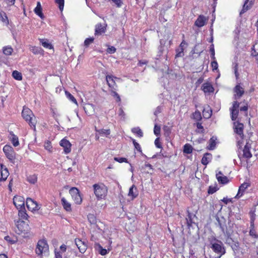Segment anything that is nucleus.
<instances>
[{
	"instance_id": "1",
	"label": "nucleus",
	"mask_w": 258,
	"mask_h": 258,
	"mask_svg": "<svg viewBox=\"0 0 258 258\" xmlns=\"http://www.w3.org/2000/svg\"><path fill=\"white\" fill-rule=\"evenodd\" d=\"M239 103H237L236 101H235L233 104L232 107L230 108L231 119L233 122V130L234 133L239 136L240 138H241L242 135V123L241 122V119L238 118L237 120H235L237 118L238 111H239Z\"/></svg>"
},
{
	"instance_id": "31",
	"label": "nucleus",
	"mask_w": 258,
	"mask_h": 258,
	"mask_svg": "<svg viewBox=\"0 0 258 258\" xmlns=\"http://www.w3.org/2000/svg\"><path fill=\"white\" fill-rule=\"evenodd\" d=\"M0 20L3 22L6 23L7 25H8V24H9L8 19V17L5 12H0Z\"/></svg>"
},
{
	"instance_id": "15",
	"label": "nucleus",
	"mask_w": 258,
	"mask_h": 258,
	"mask_svg": "<svg viewBox=\"0 0 258 258\" xmlns=\"http://www.w3.org/2000/svg\"><path fill=\"white\" fill-rule=\"evenodd\" d=\"M84 109L88 115H92L95 113V106L92 104H86L84 106Z\"/></svg>"
},
{
	"instance_id": "56",
	"label": "nucleus",
	"mask_w": 258,
	"mask_h": 258,
	"mask_svg": "<svg viewBox=\"0 0 258 258\" xmlns=\"http://www.w3.org/2000/svg\"><path fill=\"white\" fill-rule=\"evenodd\" d=\"M60 250L62 252H64L67 250V246L65 244H62L60 246Z\"/></svg>"
},
{
	"instance_id": "17",
	"label": "nucleus",
	"mask_w": 258,
	"mask_h": 258,
	"mask_svg": "<svg viewBox=\"0 0 258 258\" xmlns=\"http://www.w3.org/2000/svg\"><path fill=\"white\" fill-rule=\"evenodd\" d=\"M138 195V192L137 187L134 185H133L130 188L128 196L130 197L132 200H133L136 198Z\"/></svg>"
},
{
	"instance_id": "43",
	"label": "nucleus",
	"mask_w": 258,
	"mask_h": 258,
	"mask_svg": "<svg viewBox=\"0 0 258 258\" xmlns=\"http://www.w3.org/2000/svg\"><path fill=\"white\" fill-rule=\"evenodd\" d=\"M94 40L93 37H90L87 38L84 41V45L85 46H88L91 43H92Z\"/></svg>"
},
{
	"instance_id": "53",
	"label": "nucleus",
	"mask_w": 258,
	"mask_h": 258,
	"mask_svg": "<svg viewBox=\"0 0 258 258\" xmlns=\"http://www.w3.org/2000/svg\"><path fill=\"white\" fill-rule=\"evenodd\" d=\"M155 145L158 148H161V145L159 141V138H157L155 140Z\"/></svg>"
},
{
	"instance_id": "34",
	"label": "nucleus",
	"mask_w": 258,
	"mask_h": 258,
	"mask_svg": "<svg viewBox=\"0 0 258 258\" xmlns=\"http://www.w3.org/2000/svg\"><path fill=\"white\" fill-rule=\"evenodd\" d=\"M238 26H236V28L234 31L235 34V41L238 40L239 39V35L241 31L240 24H238Z\"/></svg>"
},
{
	"instance_id": "33",
	"label": "nucleus",
	"mask_w": 258,
	"mask_h": 258,
	"mask_svg": "<svg viewBox=\"0 0 258 258\" xmlns=\"http://www.w3.org/2000/svg\"><path fill=\"white\" fill-rule=\"evenodd\" d=\"M96 131L102 135H104L106 137H108L110 134V130L109 129H100L96 130Z\"/></svg>"
},
{
	"instance_id": "35",
	"label": "nucleus",
	"mask_w": 258,
	"mask_h": 258,
	"mask_svg": "<svg viewBox=\"0 0 258 258\" xmlns=\"http://www.w3.org/2000/svg\"><path fill=\"white\" fill-rule=\"evenodd\" d=\"M192 151V148L189 144H186L184 146L183 152L186 154H190Z\"/></svg>"
},
{
	"instance_id": "57",
	"label": "nucleus",
	"mask_w": 258,
	"mask_h": 258,
	"mask_svg": "<svg viewBox=\"0 0 258 258\" xmlns=\"http://www.w3.org/2000/svg\"><path fill=\"white\" fill-rule=\"evenodd\" d=\"M118 114L121 117H124L125 115V113L123 110L121 108H120L118 111Z\"/></svg>"
},
{
	"instance_id": "29",
	"label": "nucleus",
	"mask_w": 258,
	"mask_h": 258,
	"mask_svg": "<svg viewBox=\"0 0 258 258\" xmlns=\"http://www.w3.org/2000/svg\"><path fill=\"white\" fill-rule=\"evenodd\" d=\"M3 52L5 54L7 55H11L13 52V49L10 46H7L3 48Z\"/></svg>"
},
{
	"instance_id": "64",
	"label": "nucleus",
	"mask_w": 258,
	"mask_h": 258,
	"mask_svg": "<svg viewBox=\"0 0 258 258\" xmlns=\"http://www.w3.org/2000/svg\"><path fill=\"white\" fill-rule=\"evenodd\" d=\"M0 258H8L7 256L5 254H1Z\"/></svg>"
},
{
	"instance_id": "9",
	"label": "nucleus",
	"mask_w": 258,
	"mask_h": 258,
	"mask_svg": "<svg viewBox=\"0 0 258 258\" xmlns=\"http://www.w3.org/2000/svg\"><path fill=\"white\" fill-rule=\"evenodd\" d=\"M106 80L109 87L111 88V89L116 90L117 88L116 82L121 80V79L112 75H107Z\"/></svg>"
},
{
	"instance_id": "49",
	"label": "nucleus",
	"mask_w": 258,
	"mask_h": 258,
	"mask_svg": "<svg viewBox=\"0 0 258 258\" xmlns=\"http://www.w3.org/2000/svg\"><path fill=\"white\" fill-rule=\"evenodd\" d=\"M114 160L117 161V162H118L119 163H122V162H127V159L125 158H122V157H121V158H118V157H115L114 158Z\"/></svg>"
},
{
	"instance_id": "32",
	"label": "nucleus",
	"mask_w": 258,
	"mask_h": 258,
	"mask_svg": "<svg viewBox=\"0 0 258 258\" xmlns=\"http://www.w3.org/2000/svg\"><path fill=\"white\" fill-rule=\"evenodd\" d=\"M40 42L41 43L42 45L46 48L52 49L53 48L52 45L50 43H49L48 42V41H47V40L41 39L40 40Z\"/></svg>"
},
{
	"instance_id": "7",
	"label": "nucleus",
	"mask_w": 258,
	"mask_h": 258,
	"mask_svg": "<svg viewBox=\"0 0 258 258\" xmlns=\"http://www.w3.org/2000/svg\"><path fill=\"white\" fill-rule=\"evenodd\" d=\"M69 193L71 195L73 200L74 201L76 204H81L82 199L81 197L80 192L77 188L72 187L69 190Z\"/></svg>"
},
{
	"instance_id": "4",
	"label": "nucleus",
	"mask_w": 258,
	"mask_h": 258,
	"mask_svg": "<svg viewBox=\"0 0 258 258\" xmlns=\"http://www.w3.org/2000/svg\"><path fill=\"white\" fill-rule=\"evenodd\" d=\"M94 192L98 199H102L107 194V188L102 183L95 184L93 185Z\"/></svg>"
},
{
	"instance_id": "25",
	"label": "nucleus",
	"mask_w": 258,
	"mask_h": 258,
	"mask_svg": "<svg viewBox=\"0 0 258 258\" xmlns=\"http://www.w3.org/2000/svg\"><path fill=\"white\" fill-rule=\"evenodd\" d=\"M35 13L39 16L41 19H44V15L42 12V8L41 6V4L39 2L37 3V6L34 9Z\"/></svg>"
},
{
	"instance_id": "13",
	"label": "nucleus",
	"mask_w": 258,
	"mask_h": 258,
	"mask_svg": "<svg viewBox=\"0 0 258 258\" xmlns=\"http://www.w3.org/2000/svg\"><path fill=\"white\" fill-rule=\"evenodd\" d=\"M59 145L63 148L64 154H68L71 152L72 145L68 140L62 139L59 142Z\"/></svg>"
},
{
	"instance_id": "23",
	"label": "nucleus",
	"mask_w": 258,
	"mask_h": 258,
	"mask_svg": "<svg viewBox=\"0 0 258 258\" xmlns=\"http://www.w3.org/2000/svg\"><path fill=\"white\" fill-rule=\"evenodd\" d=\"M212 156L211 154L207 153L204 154L202 159L201 162L203 165H207L212 160Z\"/></svg>"
},
{
	"instance_id": "6",
	"label": "nucleus",
	"mask_w": 258,
	"mask_h": 258,
	"mask_svg": "<svg viewBox=\"0 0 258 258\" xmlns=\"http://www.w3.org/2000/svg\"><path fill=\"white\" fill-rule=\"evenodd\" d=\"M3 151L9 160L11 162H14L16 158V153L12 147L6 145L3 148Z\"/></svg>"
},
{
	"instance_id": "3",
	"label": "nucleus",
	"mask_w": 258,
	"mask_h": 258,
	"mask_svg": "<svg viewBox=\"0 0 258 258\" xmlns=\"http://www.w3.org/2000/svg\"><path fill=\"white\" fill-rule=\"evenodd\" d=\"M23 118L29 122V125L34 130H35L37 121L32 111L28 107H24L22 112Z\"/></svg>"
},
{
	"instance_id": "8",
	"label": "nucleus",
	"mask_w": 258,
	"mask_h": 258,
	"mask_svg": "<svg viewBox=\"0 0 258 258\" xmlns=\"http://www.w3.org/2000/svg\"><path fill=\"white\" fill-rule=\"evenodd\" d=\"M16 226L18 229L17 232H18V234L27 233L29 230L28 224L26 222L20 220H18L16 222Z\"/></svg>"
},
{
	"instance_id": "62",
	"label": "nucleus",
	"mask_w": 258,
	"mask_h": 258,
	"mask_svg": "<svg viewBox=\"0 0 258 258\" xmlns=\"http://www.w3.org/2000/svg\"><path fill=\"white\" fill-rule=\"evenodd\" d=\"M146 63H147L146 61H140L139 62V65L141 66L142 65L146 64Z\"/></svg>"
},
{
	"instance_id": "24",
	"label": "nucleus",
	"mask_w": 258,
	"mask_h": 258,
	"mask_svg": "<svg viewBox=\"0 0 258 258\" xmlns=\"http://www.w3.org/2000/svg\"><path fill=\"white\" fill-rule=\"evenodd\" d=\"M61 202L63 208L67 211L71 212L72 211L71 204L64 198H61Z\"/></svg>"
},
{
	"instance_id": "27",
	"label": "nucleus",
	"mask_w": 258,
	"mask_h": 258,
	"mask_svg": "<svg viewBox=\"0 0 258 258\" xmlns=\"http://www.w3.org/2000/svg\"><path fill=\"white\" fill-rule=\"evenodd\" d=\"M10 135V139L13 146L15 147L18 146L19 145L18 138L12 133H11Z\"/></svg>"
},
{
	"instance_id": "30",
	"label": "nucleus",
	"mask_w": 258,
	"mask_h": 258,
	"mask_svg": "<svg viewBox=\"0 0 258 258\" xmlns=\"http://www.w3.org/2000/svg\"><path fill=\"white\" fill-rule=\"evenodd\" d=\"M12 76L17 80L21 81L22 80V76L21 73L17 71H13L12 73Z\"/></svg>"
},
{
	"instance_id": "60",
	"label": "nucleus",
	"mask_w": 258,
	"mask_h": 258,
	"mask_svg": "<svg viewBox=\"0 0 258 258\" xmlns=\"http://www.w3.org/2000/svg\"><path fill=\"white\" fill-rule=\"evenodd\" d=\"M197 128L198 129L201 130V132H203V127L202 125L201 124V123H198L197 124Z\"/></svg>"
},
{
	"instance_id": "12",
	"label": "nucleus",
	"mask_w": 258,
	"mask_h": 258,
	"mask_svg": "<svg viewBox=\"0 0 258 258\" xmlns=\"http://www.w3.org/2000/svg\"><path fill=\"white\" fill-rule=\"evenodd\" d=\"M13 202L17 209H24L25 199L21 196H15L13 199Z\"/></svg>"
},
{
	"instance_id": "41",
	"label": "nucleus",
	"mask_w": 258,
	"mask_h": 258,
	"mask_svg": "<svg viewBox=\"0 0 258 258\" xmlns=\"http://www.w3.org/2000/svg\"><path fill=\"white\" fill-rule=\"evenodd\" d=\"M55 2L58 5L59 10L62 11L64 7V0H55Z\"/></svg>"
},
{
	"instance_id": "61",
	"label": "nucleus",
	"mask_w": 258,
	"mask_h": 258,
	"mask_svg": "<svg viewBox=\"0 0 258 258\" xmlns=\"http://www.w3.org/2000/svg\"><path fill=\"white\" fill-rule=\"evenodd\" d=\"M161 112V109L159 107H158L156 110L154 112V114L155 115H157L158 113H159Z\"/></svg>"
},
{
	"instance_id": "50",
	"label": "nucleus",
	"mask_w": 258,
	"mask_h": 258,
	"mask_svg": "<svg viewBox=\"0 0 258 258\" xmlns=\"http://www.w3.org/2000/svg\"><path fill=\"white\" fill-rule=\"evenodd\" d=\"M211 66L213 70H216L218 69V64L215 59L213 60V61L212 62Z\"/></svg>"
},
{
	"instance_id": "21",
	"label": "nucleus",
	"mask_w": 258,
	"mask_h": 258,
	"mask_svg": "<svg viewBox=\"0 0 258 258\" xmlns=\"http://www.w3.org/2000/svg\"><path fill=\"white\" fill-rule=\"evenodd\" d=\"M202 90L205 93H210L214 91L212 85L209 83H204L202 85Z\"/></svg>"
},
{
	"instance_id": "14",
	"label": "nucleus",
	"mask_w": 258,
	"mask_h": 258,
	"mask_svg": "<svg viewBox=\"0 0 258 258\" xmlns=\"http://www.w3.org/2000/svg\"><path fill=\"white\" fill-rule=\"evenodd\" d=\"M75 244L81 253H84L85 252L88 247L87 244L85 241H82L80 239H76Z\"/></svg>"
},
{
	"instance_id": "11",
	"label": "nucleus",
	"mask_w": 258,
	"mask_h": 258,
	"mask_svg": "<svg viewBox=\"0 0 258 258\" xmlns=\"http://www.w3.org/2000/svg\"><path fill=\"white\" fill-rule=\"evenodd\" d=\"M211 248L214 252L221 253V255L225 253V250L222 246V242L216 240V242L212 243Z\"/></svg>"
},
{
	"instance_id": "2",
	"label": "nucleus",
	"mask_w": 258,
	"mask_h": 258,
	"mask_svg": "<svg viewBox=\"0 0 258 258\" xmlns=\"http://www.w3.org/2000/svg\"><path fill=\"white\" fill-rule=\"evenodd\" d=\"M233 69L237 84L234 89V98L235 100H237L240 98L242 96V88L240 85V81L239 80L240 74L239 73L238 63L237 62H235L234 63Z\"/></svg>"
},
{
	"instance_id": "55",
	"label": "nucleus",
	"mask_w": 258,
	"mask_h": 258,
	"mask_svg": "<svg viewBox=\"0 0 258 258\" xmlns=\"http://www.w3.org/2000/svg\"><path fill=\"white\" fill-rule=\"evenodd\" d=\"M6 3L9 6L14 5L15 0H5Z\"/></svg>"
},
{
	"instance_id": "37",
	"label": "nucleus",
	"mask_w": 258,
	"mask_h": 258,
	"mask_svg": "<svg viewBox=\"0 0 258 258\" xmlns=\"http://www.w3.org/2000/svg\"><path fill=\"white\" fill-rule=\"evenodd\" d=\"M44 148L49 152H52V147L51 142L49 141H47L44 143Z\"/></svg>"
},
{
	"instance_id": "59",
	"label": "nucleus",
	"mask_w": 258,
	"mask_h": 258,
	"mask_svg": "<svg viewBox=\"0 0 258 258\" xmlns=\"http://www.w3.org/2000/svg\"><path fill=\"white\" fill-rule=\"evenodd\" d=\"M55 258H62L61 254L59 251H55Z\"/></svg>"
},
{
	"instance_id": "26",
	"label": "nucleus",
	"mask_w": 258,
	"mask_h": 258,
	"mask_svg": "<svg viewBox=\"0 0 258 258\" xmlns=\"http://www.w3.org/2000/svg\"><path fill=\"white\" fill-rule=\"evenodd\" d=\"M212 110L209 107V106L205 107L203 111V115L204 117L205 118H209L212 115Z\"/></svg>"
},
{
	"instance_id": "22",
	"label": "nucleus",
	"mask_w": 258,
	"mask_h": 258,
	"mask_svg": "<svg viewBox=\"0 0 258 258\" xmlns=\"http://www.w3.org/2000/svg\"><path fill=\"white\" fill-rule=\"evenodd\" d=\"M106 26L101 25V24H98L96 25L95 27V35H100L105 32Z\"/></svg>"
},
{
	"instance_id": "36",
	"label": "nucleus",
	"mask_w": 258,
	"mask_h": 258,
	"mask_svg": "<svg viewBox=\"0 0 258 258\" xmlns=\"http://www.w3.org/2000/svg\"><path fill=\"white\" fill-rule=\"evenodd\" d=\"M133 133L136 134L139 137H143V133L142 130L139 127H135L132 130Z\"/></svg>"
},
{
	"instance_id": "58",
	"label": "nucleus",
	"mask_w": 258,
	"mask_h": 258,
	"mask_svg": "<svg viewBox=\"0 0 258 258\" xmlns=\"http://www.w3.org/2000/svg\"><path fill=\"white\" fill-rule=\"evenodd\" d=\"M242 188V184H241L239 187V190H238V192L237 193V194L236 195V196L234 198H239L241 196L242 194L240 195V190H241V188Z\"/></svg>"
},
{
	"instance_id": "42",
	"label": "nucleus",
	"mask_w": 258,
	"mask_h": 258,
	"mask_svg": "<svg viewBox=\"0 0 258 258\" xmlns=\"http://www.w3.org/2000/svg\"><path fill=\"white\" fill-rule=\"evenodd\" d=\"M160 130H161L160 126L157 125V124H155L154 126V134L156 136H158L160 135Z\"/></svg>"
},
{
	"instance_id": "28",
	"label": "nucleus",
	"mask_w": 258,
	"mask_h": 258,
	"mask_svg": "<svg viewBox=\"0 0 258 258\" xmlns=\"http://www.w3.org/2000/svg\"><path fill=\"white\" fill-rule=\"evenodd\" d=\"M216 138L213 137L209 141V146H208V149L213 150L216 145Z\"/></svg>"
},
{
	"instance_id": "5",
	"label": "nucleus",
	"mask_w": 258,
	"mask_h": 258,
	"mask_svg": "<svg viewBox=\"0 0 258 258\" xmlns=\"http://www.w3.org/2000/svg\"><path fill=\"white\" fill-rule=\"evenodd\" d=\"M49 247L46 241L44 240L38 241L36 248V252L38 255H47L48 254Z\"/></svg>"
},
{
	"instance_id": "44",
	"label": "nucleus",
	"mask_w": 258,
	"mask_h": 258,
	"mask_svg": "<svg viewBox=\"0 0 258 258\" xmlns=\"http://www.w3.org/2000/svg\"><path fill=\"white\" fill-rule=\"evenodd\" d=\"M111 93V95L113 97H115L116 98V100L117 101H120V97H119V95L116 93L115 90L112 89Z\"/></svg>"
},
{
	"instance_id": "47",
	"label": "nucleus",
	"mask_w": 258,
	"mask_h": 258,
	"mask_svg": "<svg viewBox=\"0 0 258 258\" xmlns=\"http://www.w3.org/2000/svg\"><path fill=\"white\" fill-rule=\"evenodd\" d=\"M194 118L198 120L201 119V113L199 111H195L193 114Z\"/></svg>"
},
{
	"instance_id": "48",
	"label": "nucleus",
	"mask_w": 258,
	"mask_h": 258,
	"mask_svg": "<svg viewBox=\"0 0 258 258\" xmlns=\"http://www.w3.org/2000/svg\"><path fill=\"white\" fill-rule=\"evenodd\" d=\"M183 48H180L176 50V57H180L183 55Z\"/></svg>"
},
{
	"instance_id": "45",
	"label": "nucleus",
	"mask_w": 258,
	"mask_h": 258,
	"mask_svg": "<svg viewBox=\"0 0 258 258\" xmlns=\"http://www.w3.org/2000/svg\"><path fill=\"white\" fill-rule=\"evenodd\" d=\"M133 142L135 148L137 150L139 151L140 152H142L141 148L140 147V145L139 143L136 142L135 140H133Z\"/></svg>"
},
{
	"instance_id": "51",
	"label": "nucleus",
	"mask_w": 258,
	"mask_h": 258,
	"mask_svg": "<svg viewBox=\"0 0 258 258\" xmlns=\"http://www.w3.org/2000/svg\"><path fill=\"white\" fill-rule=\"evenodd\" d=\"M237 147L238 148V157L240 159H241V157H240V148H241V142H240V140H238V138L237 137Z\"/></svg>"
},
{
	"instance_id": "46",
	"label": "nucleus",
	"mask_w": 258,
	"mask_h": 258,
	"mask_svg": "<svg viewBox=\"0 0 258 258\" xmlns=\"http://www.w3.org/2000/svg\"><path fill=\"white\" fill-rule=\"evenodd\" d=\"M210 51L211 53V56H212V59L213 60L215 59V50H214V45L213 44H212L211 45L210 48Z\"/></svg>"
},
{
	"instance_id": "38",
	"label": "nucleus",
	"mask_w": 258,
	"mask_h": 258,
	"mask_svg": "<svg viewBox=\"0 0 258 258\" xmlns=\"http://www.w3.org/2000/svg\"><path fill=\"white\" fill-rule=\"evenodd\" d=\"M24 209H19V216L23 219H26L27 218V214L26 213Z\"/></svg>"
},
{
	"instance_id": "20",
	"label": "nucleus",
	"mask_w": 258,
	"mask_h": 258,
	"mask_svg": "<svg viewBox=\"0 0 258 258\" xmlns=\"http://www.w3.org/2000/svg\"><path fill=\"white\" fill-rule=\"evenodd\" d=\"M206 19L204 16H200L195 22V25L201 27L205 25Z\"/></svg>"
},
{
	"instance_id": "52",
	"label": "nucleus",
	"mask_w": 258,
	"mask_h": 258,
	"mask_svg": "<svg viewBox=\"0 0 258 258\" xmlns=\"http://www.w3.org/2000/svg\"><path fill=\"white\" fill-rule=\"evenodd\" d=\"M115 51L116 48L113 46H110L107 49V52L109 53H113Z\"/></svg>"
},
{
	"instance_id": "16",
	"label": "nucleus",
	"mask_w": 258,
	"mask_h": 258,
	"mask_svg": "<svg viewBox=\"0 0 258 258\" xmlns=\"http://www.w3.org/2000/svg\"><path fill=\"white\" fill-rule=\"evenodd\" d=\"M0 171L1 173V180H6L9 175V172L8 169L5 166L2 164L1 165Z\"/></svg>"
},
{
	"instance_id": "10",
	"label": "nucleus",
	"mask_w": 258,
	"mask_h": 258,
	"mask_svg": "<svg viewBox=\"0 0 258 258\" xmlns=\"http://www.w3.org/2000/svg\"><path fill=\"white\" fill-rule=\"evenodd\" d=\"M26 206L28 209L32 212L38 211L40 208L38 203L31 198L27 199Z\"/></svg>"
},
{
	"instance_id": "18",
	"label": "nucleus",
	"mask_w": 258,
	"mask_h": 258,
	"mask_svg": "<svg viewBox=\"0 0 258 258\" xmlns=\"http://www.w3.org/2000/svg\"><path fill=\"white\" fill-rule=\"evenodd\" d=\"M216 177L218 182L222 184H226L229 182L228 178L223 175L220 171L216 174Z\"/></svg>"
},
{
	"instance_id": "63",
	"label": "nucleus",
	"mask_w": 258,
	"mask_h": 258,
	"mask_svg": "<svg viewBox=\"0 0 258 258\" xmlns=\"http://www.w3.org/2000/svg\"><path fill=\"white\" fill-rule=\"evenodd\" d=\"M145 167H148L150 169H152V166L151 164H146L145 165Z\"/></svg>"
},
{
	"instance_id": "40",
	"label": "nucleus",
	"mask_w": 258,
	"mask_h": 258,
	"mask_svg": "<svg viewBox=\"0 0 258 258\" xmlns=\"http://www.w3.org/2000/svg\"><path fill=\"white\" fill-rule=\"evenodd\" d=\"M27 180L30 183L34 184L37 182V177L35 175H33L28 177Z\"/></svg>"
},
{
	"instance_id": "19",
	"label": "nucleus",
	"mask_w": 258,
	"mask_h": 258,
	"mask_svg": "<svg viewBox=\"0 0 258 258\" xmlns=\"http://www.w3.org/2000/svg\"><path fill=\"white\" fill-rule=\"evenodd\" d=\"M94 248L102 255H105L108 253L107 250L103 248L99 243H95Z\"/></svg>"
},
{
	"instance_id": "39",
	"label": "nucleus",
	"mask_w": 258,
	"mask_h": 258,
	"mask_svg": "<svg viewBox=\"0 0 258 258\" xmlns=\"http://www.w3.org/2000/svg\"><path fill=\"white\" fill-rule=\"evenodd\" d=\"M65 93H66V95L68 99H69L71 101H72L73 102H74L76 104L78 105V103H77L76 99L70 93H69V92L66 91Z\"/></svg>"
},
{
	"instance_id": "54",
	"label": "nucleus",
	"mask_w": 258,
	"mask_h": 258,
	"mask_svg": "<svg viewBox=\"0 0 258 258\" xmlns=\"http://www.w3.org/2000/svg\"><path fill=\"white\" fill-rule=\"evenodd\" d=\"M225 204H227L228 203L232 202V199H228L227 198H224L222 200Z\"/></svg>"
}]
</instances>
